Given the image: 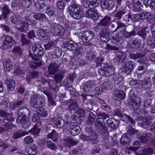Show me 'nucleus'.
<instances>
[{
    "instance_id": "37998d69",
    "label": "nucleus",
    "mask_w": 155,
    "mask_h": 155,
    "mask_svg": "<svg viewBox=\"0 0 155 155\" xmlns=\"http://www.w3.org/2000/svg\"><path fill=\"white\" fill-rule=\"evenodd\" d=\"M55 8L53 5H49L47 7L45 12L50 17L53 16L55 12Z\"/></svg>"
},
{
    "instance_id": "e2e57ef3",
    "label": "nucleus",
    "mask_w": 155,
    "mask_h": 155,
    "mask_svg": "<svg viewBox=\"0 0 155 155\" xmlns=\"http://www.w3.org/2000/svg\"><path fill=\"white\" fill-rule=\"evenodd\" d=\"M126 14V12L125 10H120L118 11L115 14V16L118 20H120L121 18Z\"/></svg>"
},
{
    "instance_id": "774afa93",
    "label": "nucleus",
    "mask_w": 155,
    "mask_h": 155,
    "mask_svg": "<svg viewBox=\"0 0 155 155\" xmlns=\"http://www.w3.org/2000/svg\"><path fill=\"white\" fill-rule=\"evenodd\" d=\"M20 37L21 42L22 45H27L29 44L30 41L26 38L25 35L22 34Z\"/></svg>"
},
{
    "instance_id": "9d476101",
    "label": "nucleus",
    "mask_w": 155,
    "mask_h": 155,
    "mask_svg": "<svg viewBox=\"0 0 155 155\" xmlns=\"http://www.w3.org/2000/svg\"><path fill=\"white\" fill-rule=\"evenodd\" d=\"M95 37L94 32L92 31L87 30L85 31L82 35V40L84 43H87L92 41Z\"/></svg>"
},
{
    "instance_id": "a211bd4d",
    "label": "nucleus",
    "mask_w": 155,
    "mask_h": 155,
    "mask_svg": "<svg viewBox=\"0 0 155 155\" xmlns=\"http://www.w3.org/2000/svg\"><path fill=\"white\" fill-rule=\"evenodd\" d=\"M129 57L131 59L133 60H136L139 58V59L137 61V62L141 64L143 63V60L140 59V58H143L144 55V54L143 53H137L135 54L131 52H129Z\"/></svg>"
},
{
    "instance_id": "423d86ee",
    "label": "nucleus",
    "mask_w": 155,
    "mask_h": 155,
    "mask_svg": "<svg viewBox=\"0 0 155 155\" xmlns=\"http://www.w3.org/2000/svg\"><path fill=\"white\" fill-rule=\"evenodd\" d=\"M138 121V124L141 127L144 129H147L151 125L153 120V117L151 116H148L143 120V122L141 123L142 117L141 116L138 117L135 119Z\"/></svg>"
},
{
    "instance_id": "6e6d98bb",
    "label": "nucleus",
    "mask_w": 155,
    "mask_h": 155,
    "mask_svg": "<svg viewBox=\"0 0 155 155\" xmlns=\"http://www.w3.org/2000/svg\"><path fill=\"white\" fill-rule=\"evenodd\" d=\"M55 130L53 129L48 135V137L51 139L54 142H56L58 139L57 134L55 133Z\"/></svg>"
},
{
    "instance_id": "b1692460",
    "label": "nucleus",
    "mask_w": 155,
    "mask_h": 155,
    "mask_svg": "<svg viewBox=\"0 0 155 155\" xmlns=\"http://www.w3.org/2000/svg\"><path fill=\"white\" fill-rule=\"evenodd\" d=\"M68 103H70L68 107V109L69 111L71 112L74 111L78 108L79 105L78 103L76 101L72 100L68 101Z\"/></svg>"
},
{
    "instance_id": "4d7b16f0",
    "label": "nucleus",
    "mask_w": 155,
    "mask_h": 155,
    "mask_svg": "<svg viewBox=\"0 0 155 155\" xmlns=\"http://www.w3.org/2000/svg\"><path fill=\"white\" fill-rule=\"evenodd\" d=\"M92 143L94 145L91 151L92 153L94 154L96 153H99L100 149L99 146L97 143V141L92 142Z\"/></svg>"
},
{
    "instance_id": "ddd939ff",
    "label": "nucleus",
    "mask_w": 155,
    "mask_h": 155,
    "mask_svg": "<svg viewBox=\"0 0 155 155\" xmlns=\"http://www.w3.org/2000/svg\"><path fill=\"white\" fill-rule=\"evenodd\" d=\"M101 4L102 8L108 10H112L116 6L113 2L109 0H101Z\"/></svg>"
},
{
    "instance_id": "7c9ffc66",
    "label": "nucleus",
    "mask_w": 155,
    "mask_h": 155,
    "mask_svg": "<svg viewBox=\"0 0 155 155\" xmlns=\"http://www.w3.org/2000/svg\"><path fill=\"white\" fill-rule=\"evenodd\" d=\"M87 16L94 20H96L98 18V13L92 10H88L87 12Z\"/></svg>"
},
{
    "instance_id": "20e7f679",
    "label": "nucleus",
    "mask_w": 155,
    "mask_h": 155,
    "mask_svg": "<svg viewBox=\"0 0 155 155\" xmlns=\"http://www.w3.org/2000/svg\"><path fill=\"white\" fill-rule=\"evenodd\" d=\"M31 50L33 52V54H30L32 58L35 61H38L40 60L39 57L42 56L44 53V48L40 45L37 44H33L32 46Z\"/></svg>"
},
{
    "instance_id": "72a5a7b5",
    "label": "nucleus",
    "mask_w": 155,
    "mask_h": 155,
    "mask_svg": "<svg viewBox=\"0 0 155 155\" xmlns=\"http://www.w3.org/2000/svg\"><path fill=\"white\" fill-rule=\"evenodd\" d=\"M114 95L121 100L124 99L126 97V94L123 91L120 90H115L113 93Z\"/></svg>"
},
{
    "instance_id": "2eb2a0df",
    "label": "nucleus",
    "mask_w": 155,
    "mask_h": 155,
    "mask_svg": "<svg viewBox=\"0 0 155 155\" xmlns=\"http://www.w3.org/2000/svg\"><path fill=\"white\" fill-rule=\"evenodd\" d=\"M1 9L2 11V14L0 15V20L4 19L6 21L8 18V14H9L12 11L7 4L3 5L2 8H1Z\"/></svg>"
},
{
    "instance_id": "39448f33",
    "label": "nucleus",
    "mask_w": 155,
    "mask_h": 155,
    "mask_svg": "<svg viewBox=\"0 0 155 155\" xmlns=\"http://www.w3.org/2000/svg\"><path fill=\"white\" fill-rule=\"evenodd\" d=\"M114 72V70L113 67L104 63L101 64L100 69L98 71V72L100 75L107 77L112 75Z\"/></svg>"
},
{
    "instance_id": "f03ea898",
    "label": "nucleus",
    "mask_w": 155,
    "mask_h": 155,
    "mask_svg": "<svg viewBox=\"0 0 155 155\" xmlns=\"http://www.w3.org/2000/svg\"><path fill=\"white\" fill-rule=\"evenodd\" d=\"M68 12L70 16L75 19H80L84 16L83 9L76 3L72 4L69 6Z\"/></svg>"
},
{
    "instance_id": "bb28decb",
    "label": "nucleus",
    "mask_w": 155,
    "mask_h": 155,
    "mask_svg": "<svg viewBox=\"0 0 155 155\" xmlns=\"http://www.w3.org/2000/svg\"><path fill=\"white\" fill-rule=\"evenodd\" d=\"M101 0H86V3L88 5V7L90 9H94L97 6Z\"/></svg>"
},
{
    "instance_id": "4be33fe9",
    "label": "nucleus",
    "mask_w": 155,
    "mask_h": 155,
    "mask_svg": "<svg viewBox=\"0 0 155 155\" xmlns=\"http://www.w3.org/2000/svg\"><path fill=\"white\" fill-rule=\"evenodd\" d=\"M60 66V65L55 63L50 64L48 68L49 74H50L54 75L57 71Z\"/></svg>"
},
{
    "instance_id": "f3484780",
    "label": "nucleus",
    "mask_w": 155,
    "mask_h": 155,
    "mask_svg": "<svg viewBox=\"0 0 155 155\" xmlns=\"http://www.w3.org/2000/svg\"><path fill=\"white\" fill-rule=\"evenodd\" d=\"M106 123L108 127L113 129H116L119 126L120 121L112 118H109L106 120Z\"/></svg>"
},
{
    "instance_id": "5701e85b",
    "label": "nucleus",
    "mask_w": 155,
    "mask_h": 155,
    "mask_svg": "<svg viewBox=\"0 0 155 155\" xmlns=\"http://www.w3.org/2000/svg\"><path fill=\"white\" fill-rule=\"evenodd\" d=\"M66 71L64 70H60L54 76V80L56 83L61 82L64 76Z\"/></svg>"
},
{
    "instance_id": "412c9836",
    "label": "nucleus",
    "mask_w": 155,
    "mask_h": 155,
    "mask_svg": "<svg viewBox=\"0 0 155 155\" xmlns=\"http://www.w3.org/2000/svg\"><path fill=\"white\" fill-rule=\"evenodd\" d=\"M37 35L40 38H42L45 41L48 42L50 40V38L47 35L46 31L43 29H40L38 30Z\"/></svg>"
},
{
    "instance_id": "c85d7f7f",
    "label": "nucleus",
    "mask_w": 155,
    "mask_h": 155,
    "mask_svg": "<svg viewBox=\"0 0 155 155\" xmlns=\"http://www.w3.org/2000/svg\"><path fill=\"white\" fill-rule=\"evenodd\" d=\"M112 41L113 42L116 44H121L123 42L122 36H119L117 33H114L112 36Z\"/></svg>"
},
{
    "instance_id": "680f3d73",
    "label": "nucleus",
    "mask_w": 155,
    "mask_h": 155,
    "mask_svg": "<svg viewBox=\"0 0 155 155\" xmlns=\"http://www.w3.org/2000/svg\"><path fill=\"white\" fill-rule=\"evenodd\" d=\"M46 145L49 149L52 150H56L57 149V147L55 144L51 140H48L47 141Z\"/></svg>"
},
{
    "instance_id": "0eeeda50",
    "label": "nucleus",
    "mask_w": 155,
    "mask_h": 155,
    "mask_svg": "<svg viewBox=\"0 0 155 155\" xmlns=\"http://www.w3.org/2000/svg\"><path fill=\"white\" fill-rule=\"evenodd\" d=\"M15 43V41L12 37L6 36L5 37L1 48L2 50L7 49L9 48H11L13 44Z\"/></svg>"
},
{
    "instance_id": "49530a36",
    "label": "nucleus",
    "mask_w": 155,
    "mask_h": 155,
    "mask_svg": "<svg viewBox=\"0 0 155 155\" xmlns=\"http://www.w3.org/2000/svg\"><path fill=\"white\" fill-rule=\"evenodd\" d=\"M37 151L36 146L33 145L28 147L27 152L30 155H35L37 153Z\"/></svg>"
},
{
    "instance_id": "864d4df0",
    "label": "nucleus",
    "mask_w": 155,
    "mask_h": 155,
    "mask_svg": "<svg viewBox=\"0 0 155 155\" xmlns=\"http://www.w3.org/2000/svg\"><path fill=\"white\" fill-rule=\"evenodd\" d=\"M134 10L136 12H140L142 11L143 6L139 1H134Z\"/></svg>"
},
{
    "instance_id": "2f4dec72",
    "label": "nucleus",
    "mask_w": 155,
    "mask_h": 155,
    "mask_svg": "<svg viewBox=\"0 0 155 155\" xmlns=\"http://www.w3.org/2000/svg\"><path fill=\"white\" fill-rule=\"evenodd\" d=\"M96 115L92 113H89L87 117V119L86 124L89 126L92 125L96 119Z\"/></svg>"
},
{
    "instance_id": "a18cd8bd",
    "label": "nucleus",
    "mask_w": 155,
    "mask_h": 155,
    "mask_svg": "<svg viewBox=\"0 0 155 155\" xmlns=\"http://www.w3.org/2000/svg\"><path fill=\"white\" fill-rule=\"evenodd\" d=\"M137 35L142 38L143 41H145L146 38L149 36L150 34L148 33H146L145 29L142 28L137 32Z\"/></svg>"
},
{
    "instance_id": "e433bc0d",
    "label": "nucleus",
    "mask_w": 155,
    "mask_h": 155,
    "mask_svg": "<svg viewBox=\"0 0 155 155\" xmlns=\"http://www.w3.org/2000/svg\"><path fill=\"white\" fill-rule=\"evenodd\" d=\"M136 35V32L134 31H132L131 32H128L127 31H123L121 36L122 38L127 39L129 38L132 36H134Z\"/></svg>"
},
{
    "instance_id": "7ed1b4c3",
    "label": "nucleus",
    "mask_w": 155,
    "mask_h": 155,
    "mask_svg": "<svg viewBox=\"0 0 155 155\" xmlns=\"http://www.w3.org/2000/svg\"><path fill=\"white\" fill-rule=\"evenodd\" d=\"M45 99L44 98H39V95L37 94L32 95L30 98V105L31 108H37L41 107L45 104Z\"/></svg>"
},
{
    "instance_id": "4468645a",
    "label": "nucleus",
    "mask_w": 155,
    "mask_h": 155,
    "mask_svg": "<svg viewBox=\"0 0 155 155\" xmlns=\"http://www.w3.org/2000/svg\"><path fill=\"white\" fill-rule=\"evenodd\" d=\"M151 136L149 133L140 132L137 135V137L141 142L145 143L148 142Z\"/></svg>"
},
{
    "instance_id": "f8f14e48",
    "label": "nucleus",
    "mask_w": 155,
    "mask_h": 155,
    "mask_svg": "<svg viewBox=\"0 0 155 155\" xmlns=\"http://www.w3.org/2000/svg\"><path fill=\"white\" fill-rule=\"evenodd\" d=\"M87 107L88 108L87 110L88 112L91 110L95 112L97 115V114H99V112H97L98 108L96 101L93 99H89L87 101Z\"/></svg>"
},
{
    "instance_id": "dca6fc26",
    "label": "nucleus",
    "mask_w": 155,
    "mask_h": 155,
    "mask_svg": "<svg viewBox=\"0 0 155 155\" xmlns=\"http://www.w3.org/2000/svg\"><path fill=\"white\" fill-rule=\"evenodd\" d=\"M27 21H21L20 23H21V26L20 27L16 26L15 28L18 31H19L21 32H26L29 30L30 24Z\"/></svg>"
},
{
    "instance_id": "393cba45",
    "label": "nucleus",
    "mask_w": 155,
    "mask_h": 155,
    "mask_svg": "<svg viewBox=\"0 0 155 155\" xmlns=\"http://www.w3.org/2000/svg\"><path fill=\"white\" fill-rule=\"evenodd\" d=\"M18 115L22 116H27V118L30 117V112L29 110L24 107H20V109L18 110Z\"/></svg>"
},
{
    "instance_id": "13d9d810",
    "label": "nucleus",
    "mask_w": 155,
    "mask_h": 155,
    "mask_svg": "<svg viewBox=\"0 0 155 155\" xmlns=\"http://www.w3.org/2000/svg\"><path fill=\"white\" fill-rule=\"evenodd\" d=\"M148 44L152 48L155 47V38L152 37H150L149 35V36L146 38Z\"/></svg>"
},
{
    "instance_id": "bf43d9fd",
    "label": "nucleus",
    "mask_w": 155,
    "mask_h": 155,
    "mask_svg": "<svg viewBox=\"0 0 155 155\" xmlns=\"http://www.w3.org/2000/svg\"><path fill=\"white\" fill-rule=\"evenodd\" d=\"M144 3V5L146 7H150L152 9L155 10V0H147V3L146 2Z\"/></svg>"
},
{
    "instance_id": "c756f323",
    "label": "nucleus",
    "mask_w": 155,
    "mask_h": 155,
    "mask_svg": "<svg viewBox=\"0 0 155 155\" xmlns=\"http://www.w3.org/2000/svg\"><path fill=\"white\" fill-rule=\"evenodd\" d=\"M10 20L12 23L18 25L19 24L21 20L18 15L15 14H13L11 16Z\"/></svg>"
},
{
    "instance_id": "473e14b6",
    "label": "nucleus",
    "mask_w": 155,
    "mask_h": 155,
    "mask_svg": "<svg viewBox=\"0 0 155 155\" xmlns=\"http://www.w3.org/2000/svg\"><path fill=\"white\" fill-rule=\"evenodd\" d=\"M21 3L19 0H13L11 2V8L13 11H17L19 9Z\"/></svg>"
},
{
    "instance_id": "0e129e2a",
    "label": "nucleus",
    "mask_w": 155,
    "mask_h": 155,
    "mask_svg": "<svg viewBox=\"0 0 155 155\" xmlns=\"http://www.w3.org/2000/svg\"><path fill=\"white\" fill-rule=\"evenodd\" d=\"M12 52L15 55L20 56L22 55V51L20 47L16 46L14 47Z\"/></svg>"
},
{
    "instance_id": "09e8293b",
    "label": "nucleus",
    "mask_w": 155,
    "mask_h": 155,
    "mask_svg": "<svg viewBox=\"0 0 155 155\" xmlns=\"http://www.w3.org/2000/svg\"><path fill=\"white\" fill-rule=\"evenodd\" d=\"M36 111L38 115L42 117H45L48 115L47 111L44 108L37 109Z\"/></svg>"
},
{
    "instance_id": "603ef678",
    "label": "nucleus",
    "mask_w": 155,
    "mask_h": 155,
    "mask_svg": "<svg viewBox=\"0 0 155 155\" xmlns=\"http://www.w3.org/2000/svg\"><path fill=\"white\" fill-rule=\"evenodd\" d=\"M153 149L151 148H144L140 150V153L142 155H148L153 153Z\"/></svg>"
},
{
    "instance_id": "5fc2aeb1",
    "label": "nucleus",
    "mask_w": 155,
    "mask_h": 155,
    "mask_svg": "<svg viewBox=\"0 0 155 155\" xmlns=\"http://www.w3.org/2000/svg\"><path fill=\"white\" fill-rule=\"evenodd\" d=\"M146 14L144 13L134 14L133 19L134 21H137L145 18Z\"/></svg>"
},
{
    "instance_id": "cd10ccee",
    "label": "nucleus",
    "mask_w": 155,
    "mask_h": 155,
    "mask_svg": "<svg viewBox=\"0 0 155 155\" xmlns=\"http://www.w3.org/2000/svg\"><path fill=\"white\" fill-rule=\"evenodd\" d=\"M141 42L138 39L135 38L131 41L129 44L130 48L134 50H136L140 47Z\"/></svg>"
},
{
    "instance_id": "f704fd0d",
    "label": "nucleus",
    "mask_w": 155,
    "mask_h": 155,
    "mask_svg": "<svg viewBox=\"0 0 155 155\" xmlns=\"http://www.w3.org/2000/svg\"><path fill=\"white\" fill-rule=\"evenodd\" d=\"M54 121L56 126L58 127L61 128L64 124V120L61 117H55Z\"/></svg>"
},
{
    "instance_id": "052dcab7",
    "label": "nucleus",
    "mask_w": 155,
    "mask_h": 155,
    "mask_svg": "<svg viewBox=\"0 0 155 155\" xmlns=\"http://www.w3.org/2000/svg\"><path fill=\"white\" fill-rule=\"evenodd\" d=\"M62 54V51L60 48L57 47H54V51L53 57L54 58H56L60 57Z\"/></svg>"
},
{
    "instance_id": "4c0bfd02",
    "label": "nucleus",
    "mask_w": 155,
    "mask_h": 155,
    "mask_svg": "<svg viewBox=\"0 0 155 155\" xmlns=\"http://www.w3.org/2000/svg\"><path fill=\"white\" fill-rule=\"evenodd\" d=\"M111 18L109 17L105 16L102 19L99 23V24L104 26H107L110 23Z\"/></svg>"
},
{
    "instance_id": "a19ab883",
    "label": "nucleus",
    "mask_w": 155,
    "mask_h": 155,
    "mask_svg": "<svg viewBox=\"0 0 155 155\" xmlns=\"http://www.w3.org/2000/svg\"><path fill=\"white\" fill-rule=\"evenodd\" d=\"M33 18L37 20L43 21L45 20L46 17L42 13H34Z\"/></svg>"
},
{
    "instance_id": "c03bdc74",
    "label": "nucleus",
    "mask_w": 155,
    "mask_h": 155,
    "mask_svg": "<svg viewBox=\"0 0 155 155\" xmlns=\"http://www.w3.org/2000/svg\"><path fill=\"white\" fill-rule=\"evenodd\" d=\"M3 66L4 71H8L12 68L13 64L10 61L7 60L3 64Z\"/></svg>"
},
{
    "instance_id": "f257e3e1",
    "label": "nucleus",
    "mask_w": 155,
    "mask_h": 155,
    "mask_svg": "<svg viewBox=\"0 0 155 155\" xmlns=\"http://www.w3.org/2000/svg\"><path fill=\"white\" fill-rule=\"evenodd\" d=\"M97 116L98 117L95 123L97 131L101 134H106L108 132V130L104 120L108 118L109 115L103 113L97 114Z\"/></svg>"
},
{
    "instance_id": "a878e982",
    "label": "nucleus",
    "mask_w": 155,
    "mask_h": 155,
    "mask_svg": "<svg viewBox=\"0 0 155 155\" xmlns=\"http://www.w3.org/2000/svg\"><path fill=\"white\" fill-rule=\"evenodd\" d=\"M5 83L9 90L13 91L15 89V82L12 78H7L5 81Z\"/></svg>"
},
{
    "instance_id": "8fccbe9b",
    "label": "nucleus",
    "mask_w": 155,
    "mask_h": 155,
    "mask_svg": "<svg viewBox=\"0 0 155 155\" xmlns=\"http://www.w3.org/2000/svg\"><path fill=\"white\" fill-rule=\"evenodd\" d=\"M81 129L79 126L75 125L74 127L70 130V132L71 134L73 136L78 135L80 132Z\"/></svg>"
},
{
    "instance_id": "3c124183",
    "label": "nucleus",
    "mask_w": 155,
    "mask_h": 155,
    "mask_svg": "<svg viewBox=\"0 0 155 155\" xmlns=\"http://www.w3.org/2000/svg\"><path fill=\"white\" fill-rule=\"evenodd\" d=\"M28 134L27 132L25 131L21 132V131H17L14 133L12 136V138L15 140L18 139L27 134Z\"/></svg>"
},
{
    "instance_id": "6ab92c4d",
    "label": "nucleus",
    "mask_w": 155,
    "mask_h": 155,
    "mask_svg": "<svg viewBox=\"0 0 155 155\" xmlns=\"http://www.w3.org/2000/svg\"><path fill=\"white\" fill-rule=\"evenodd\" d=\"M96 85L94 80H89L85 83L83 89L86 92L91 91L93 88L95 87Z\"/></svg>"
},
{
    "instance_id": "58836bf2",
    "label": "nucleus",
    "mask_w": 155,
    "mask_h": 155,
    "mask_svg": "<svg viewBox=\"0 0 155 155\" xmlns=\"http://www.w3.org/2000/svg\"><path fill=\"white\" fill-rule=\"evenodd\" d=\"M97 54L96 52L91 50H87L86 55V58L88 60L92 61L93 59L96 58Z\"/></svg>"
},
{
    "instance_id": "338daca9",
    "label": "nucleus",
    "mask_w": 155,
    "mask_h": 155,
    "mask_svg": "<svg viewBox=\"0 0 155 155\" xmlns=\"http://www.w3.org/2000/svg\"><path fill=\"white\" fill-rule=\"evenodd\" d=\"M44 47L46 50H52L56 47L53 41H51L49 42L44 45Z\"/></svg>"
},
{
    "instance_id": "9b49d317",
    "label": "nucleus",
    "mask_w": 155,
    "mask_h": 155,
    "mask_svg": "<svg viewBox=\"0 0 155 155\" xmlns=\"http://www.w3.org/2000/svg\"><path fill=\"white\" fill-rule=\"evenodd\" d=\"M109 31L106 28H103L101 30L99 36L101 40L103 42H107L110 39L109 35Z\"/></svg>"
},
{
    "instance_id": "c9c22d12",
    "label": "nucleus",
    "mask_w": 155,
    "mask_h": 155,
    "mask_svg": "<svg viewBox=\"0 0 155 155\" xmlns=\"http://www.w3.org/2000/svg\"><path fill=\"white\" fill-rule=\"evenodd\" d=\"M64 141L67 144L68 147L76 145L78 142V141L73 140L70 137L64 139Z\"/></svg>"
},
{
    "instance_id": "1a4fd4ad",
    "label": "nucleus",
    "mask_w": 155,
    "mask_h": 155,
    "mask_svg": "<svg viewBox=\"0 0 155 155\" xmlns=\"http://www.w3.org/2000/svg\"><path fill=\"white\" fill-rule=\"evenodd\" d=\"M51 28L54 33L58 35L62 36L65 32L63 26L56 23L52 24Z\"/></svg>"
},
{
    "instance_id": "6e6552de",
    "label": "nucleus",
    "mask_w": 155,
    "mask_h": 155,
    "mask_svg": "<svg viewBox=\"0 0 155 155\" xmlns=\"http://www.w3.org/2000/svg\"><path fill=\"white\" fill-rule=\"evenodd\" d=\"M141 99L140 97L129 98L127 100V104L131 106L134 110H136L138 109L141 105Z\"/></svg>"
},
{
    "instance_id": "aec40b11",
    "label": "nucleus",
    "mask_w": 155,
    "mask_h": 155,
    "mask_svg": "<svg viewBox=\"0 0 155 155\" xmlns=\"http://www.w3.org/2000/svg\"><path fill=\"white\" fill-rule=\"evenodd\" d=\"M134 65V62L132 61L126 62L123 68V71L127 74H130L133 69Z\"/></svg>"
},
{
    "instance_id": "ea45409f",
    "label": "nucleus",
    "mask_w": 155,
    "mask_h": 155,
    "mask_svg": "<svg viewBox=\"0 0 155 155\" xmlns=\"http://www.w3.org/2000/svg\"><path fill=\"white\" fill-rule=\"evenodd\" d=\"M38 72L34 71L31 72H29L28 73L26 76V81L27 83L30 82V80L33 78L38 77Z\"/></svg>"
},
{
    "instance_id": "79ce46f5",
    "label": "nucleus",
    "mask_w": 155,
    "mask_h": 155,
    "mask_svg": "<svg viewBox=\"0 0 155 155\" xmlns=\"http://www.w3.org/2000/svg\"><path fill=\"white\" fill-rule=\"evenodd\" d=\"M130 141V138L128 137L127 134H124L122 136L120 140L121 144L126 145L128 144Z\"/></svg>"
},
{
    "instance_id": "de8ad7c7",
    "label": "nucleus",
    "mask_w": 155,
    "mask_h": 155,
    "mask_svg": "<svg viewBox=\"0 0 155 155\" xmlns=\"http://www.w3.org/2000/svg\"><path fill=\"white\" fill-rule=\"evenodd\" d=\"M117 57L118 59V61L120 63H122L126 58L127 54L124 52L118 51Z\"/></svg>"
},
{
    "instance_id": "69168bd1",
    "label": "nucleus",
    "mask_w": 155,
    "mask_h": 155,
    "mask_svg": "<svg viewBox=\"0 0 155 155\" xmlns=\"http://www.w3.org/2000/svg\"><path fill=\"white\" fill-rule=\"evenodd\" d=\"M113 79L115 83V85L116 84L117 85L123 80V78L118 74L114 75Z\"/></svg>"
}]
</instances>
